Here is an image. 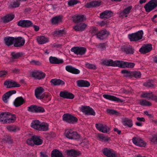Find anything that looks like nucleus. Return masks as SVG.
Segmentation results:
<instances>
[{
    "label": "nucleus",
    "mask_w": 157,
    "mask_h": 157,
    "mask_svg": "<svg viewBox=\"0 0 157 157\" xmlns=\"http://www.w3.org/2000/svg\"><path fill=\"white\" fill-rule=\"evenodd\" d=\"M30 126L34 129L39 131H46L48 130V124L45 122H41L38 120L32 121Z\"/></svg>",
    "instance_id": "nucleus-1"
},
{
    "label": "nucleus",
    "mask_w": 157,
    "mask_h": 157,
    "mask_svg": "<svg viewBox=\"0 0 157 157\" xmlns=\"http://www.w3.org/2000/svg\"><path fill=\"white\" fill-rule=\"evenodd\" d=\"M64 135L67 138L69 139L78 140L80 138V135L77 132L70 129L65 130Z\"/></svg>",
    "instance_id": "nucleus-2"
},
{
    "label": "nucleus",
    "mask_w": 157,
    "mask_h": 157,
    "mask_svg": "<svg viewBox=\"0 0 157 157\" xmlns=\"http://www.w3.org/2000/svg\"><path fill=\"white\" fill-rule=\"evenodd\" d=\"M144 34L143 31L140 30L134 33L128 35V38L130 41L136 42L141 40Z\"/></svg>",
    "instance_id": "nucleus-3"
},
{
    "label": "nucleus",
    "mask_w": 157,
    "mask_h": 157,
    "mask_svg": "<svg viewBox=\"0 0 157 157\" xmlns=\"http://www.w3.org/2000/svg\"><path fill=\"white\" fill-rule=\"evenodd\" d=\"M62 119L63 121L70 124H74L78 121L76 117L69 113L64 114L62 116Z\"/></svg>",
    "instance_id": "nucleus-4"
},
{
    "label": "nucleus",
    "mask_w": 157,
    "mask_h": 157,
    "mask_svg": "<svg viewBox=\"0 0 157 157\" xmlns=\"http://www.w3.org/2000/svg\"><path fill=\"white\" fill-rule=\"evenodd\" d=\"M157 7V0H151L144 6L145 11L149 12Z\"/></svg>",
    "instance_id": "nucleus-5"
},
{
    "label": "nucleus",
    "mask_w": 157,
    "mask_h": 157,
    "mask_svg": "<svg viewBox=\"0 0 157 157\" xmlns=\"http://www.w3.org/2000/svg\"><path fill=\"white\" fill-rule=\"evenodd\" d=\"M103 154L107 157H117L116 152L110 148L105 147L102 150Z\"/></svg>",
    "instance_id": "nucleus-6"
},
{
    "label": "nucleus",
    "mask_w": 157,
    "mask_h": 157,
    "mask_svg": "<svg viewBox=\"0 0 157 157\" xmlns=\"http://www.w3.org/2000/svg\"><path fill=\"white\" fill-rule=\"evenodd\" d=\"M71 51L77 55L82 56L85 54L86 49L84 47L77 46L72 48Z\"/></svg>",
    "instance_id": "nucleus-7"
},
{
    "label": "nucleus",
    "mask_w": 157,
    "mask_h": 157,
    "mask_svg": "<svg viewBox=\"0 0 157 157\" xmlns=\"http://www.w3.org/2000/svg\"><path fill=\"white\" fill-rule=\"evenodd\" d=\"M44 92V89L41 87H39L36 88L35 90V95L36 98L41 99L45 96L44 94L43 93Z\"/></svg>",
    "instance_id": "nucleus-8"
},
{
    "label": "nucleus",
    "mask_w": 157,
    "mask_h": 157,
    "mask_svg": "<svg viewBox=\"0 0 157 157\" xmlns=\"http://www.w3.org/2000/svg\"><path fill=\"white\" fill-rule=\"evenodd\" d=\"M65 153L68 157H79L81 155V152L74 149L66 150Z\"/></svg>",
    "instance_id": "nucleus-9"
},
{
    "label": "nucleus",
    "mask_w": 157,
    "mask_h": 157,
    "mask_svg": "<svg viewBox=\"0 0 157 157\" xmlns=\"http://www.w3.org/2000/svg\"><path fill=\"white\" fill-rule=\"evenodd\" d=\"M152 48V45L151 44H144L140 49L139 52L142 54H145L150 52Z\"/></svg>",
    "instance_id": "nucleus-10"
},
{
    "label": "nucleus",
    "mask_w": 157,
    "mask_h": 157,
    "mask_svg": "<svg viewBox=\"0 0 157 157\" xmlns=\"http://www.w3.org/2000/svg\"><path fill=\"white\" fill-rule=\"evenodd\" d=\"M81 111L86 115L94 116L95 113L94 110L89 106H82Z\"/></svg>",
    "instance_id": "nucleus-11"
},
{
    "label": "nucleus",
    "mask_w": 157,
    "mask_h": 157,
    "mask_svg": "<svg viewBox=\"0 0 157 157\" xmlns=\"http://www.w3.org/2000/svg\"><path fill=\"white\" fill-rule=\"evenodd\" d=\"M132 140L135 144L140 147H145L146 145V143L139 137H134Z\"/></svg>",
    "instance_id": "nucleus-12"
},
{
    "label": "nucleus",
    "mask_w": 157,
    "mask_h": 157,
    "mask_svg": "<svg viewBox=\"0 0 157 157\" xmlns=\"http://www.w3.org/2000/svg\"><path fill=\"white\" fill-rule=\"evenodd\" d=\"M73 21L76 23L82 22L86 20L84 15L76 14L73 16L72 17Z\"/></svg>",
    "instance_id": "nucleus-13"
},
{
    "label": "nucleus",
    "mask_w": 157,
    "mask_h": 157,
    "mask_svg": "<svg viewBox=\"0 0 157 157\" xmlns=\"http://www.w3.org/2000/svg\"><path fill=\"white\" fill-rule=\"evenodd\" d=\"M25 39L21 37H18L15 38L14 46L16 47L22 46L25 43Z\"/></svg>",
    "instance_id": "nucleus-14"
},
{
    "label": "nucleus",
    "mask_w": 157,
    "mask_h": 157,
    "mask_svg": "<svg viewBox=\"0 0 157 157\" xmlns=\"http://www.w3.org/2000/svg\"><path fill=\"white\" fill-rule=\"evenodd\" d=\"M95 127L98 130L103 133H107L110 130L107 125L101 123L96 124Z\"/></svg>",
    "instance_id": "nucleus-15"
},
{
    "label": "nucleus",
    "mask_w": 157,
    "mask_h": 157,
    "mask_svg": "<svg viewBox=\"0 0 157 157\" xmlns=\"http://www.w3.org/2000/svg\"><path fill=\"white\" fill-rule=\"evenodd\" d=\"M4 84L7 86V88L19 87L21 86L19 84L12 80L5 81L4 82Z\"/></svg>",
    "instance_id": "nucleus-16"
},
{
    "label": "nucleus",
    "mask_w": 157,
    "mask_h": 157,
    "mask_svg": "<svg viewBox=\"0 0 157 157\" xmlns=\"http://www.w3.org/2000/svg\"><path fill=\"white\" fill-rule=\"evenodd\" d=\"M132 7V6H130L125 8L120 13L119 17L122 18L127 17L128 14L131 12Z\"/></svg>",
    "instance_id": "nucleus-17"
},
{
    "label": "nucleus",
    "mask_w": 157,
    "mask_h": 157,
    "mask_svg": "<svg viewBox=\"0 0 157 157\" xmlns=\"http://www.w3.org/2000/svg\"><path fill=\"white\" fill-rule=\"evenodd\" d=\"M19 26L22 27H28L31 26L33 24L31 21L27 20H20L17 23Z\"/></svg>",
    "instance_id": "nucleus-18"
},
{
    "label": "nucleus",
    "mask_w": 157,
    "mask_h": 157,
    "mask_svg": "<svg viewBox=\"0 0 157 157\" xmlns=\"http://www.w3.org/2000/svg\"><path fill=\"white\" fill-rule=\"evenodd\" d=\"M109 34V32L105 29L98 31L96 37L97 38L102 40L105 39Z\"/></svg>",
    "instance_id": "nucleus-19"
},
{
    "label": "nucleus",
    "mask_w": 157,
    "mask_h": 157,
    "mask_svg": "<svg viewBox=\"0 0 157 157\" xmlns=\"http://www.w3.org/2000/svg\"><path fill=\"white\" fill-rule=\"evenodd\" d=\"M121 50L122 52L127 54H132L135 51L134 48L132 46L130 45L124 46L121 48Z\"/></svg>",
    "instance_id": "nucleus-20"
},
{
    "label": "nucleus",
    "mask_w": 157,
    "mask_h": 157,
    "mask_svg": "<svg viewBox=\"0 0 157 157\" xmlns=\"http://www.w3.org/2000/svg\"><path fill=\"white\" fill-rule=\"evenodd\" d=\"M60 96L64 98L73 99L74 98V95L72 93L67 91H61L59 94Z\"/></svg>",
    "instance_id": "nucleus-21"
},
{
    "label": "nucleus",
    "mask_w": 157,
    "mask_h": 157,
    "mask_svg": "<svg viewBox=\"0 0 157 157\" xmlns=\"http://www.w3.org/2000/svg\"><path fill=\"white\" fill-rule=\"evenodd\" d=\"M25 102V100L22 97L17 98L14 101L13 104L16 107H18L23 104Z\"/></svg>",
    "instance_id": "nucleus-22"
},
{
    "label": "nucleus",
    "mask_w": 157,
    "mask_h": 157,
    "mask_svg": "<svg viewBox=\"0 0 157 157\" xmlns=\"http://www.w3.org/2000/svg\"><path fill=\"white\" fill-rule=\"evenodd\" d=\"M10 114L8 112L0 113V122L3 124H7V115Z\"/></svg>",
    "instance_id": "nucleus-23"
},
{
    "label": "nucleus",
    "mask_w": 157,
    "mask_h": 157,
    "mask_svg": "<svg viewBox=\"0 0 157 157\" xmlns=\"http://www.w3.org/2000/svg\"><path fill=\"white\" fill-rule=\"evenodd\" d=\"M62 17L60 15H57L53 17L51 20V22L52 25H58L62 22Z\"/></svg>",
    "instance_id": "nucleus-24"
},
{
    "label": "nucleus",
    "mask_w": 157,
    "mask_h": 157,
    "mask_svg": "<svg viewBox=\"0 0 157 157\" xmlns=\"http://www.w3.org/2000/svg\"><path fill=\"white\" fill-rule=\"evenodd\" d=\"M32 75L33 77L38 79L44 78L46 75L44 73L41 71L33 72Z\"/></svg>",
    "instance_id": "nucleus-25"
},
{
    "label": "nucleus",
    "mask_w": 157,
    "mask_h": 157,
    "mask_svg": "<svg viewBox=\"0 0 157 157\" xmlns=\"http://www.w3.org/2000/svg\"><path fill=\"white\" fill-rule=\"evenodd\" d=\"M66 70L68 72L75 74H78L80 73V71L70 65L66 66Z\"/></svg>",
    "instance_id": "nucleus-26"
},
{
    "label": "nucleus",
    "mask_w": 157,
    "mask_h": 157,
    "mask_svg": "<svg viewBox=\"0 0 157 157\" xmlns=\"http://www.w3.org/2000/svg\"><path fill=\"white\" fill-rule=\"evenodd\" d=\"M113 15V13L111 11L106 10L100 14V18H108L111 17Z\"/></svg>",
    "instance_id": "nucleus-27"
},
{
    "label": "nucleus",
    "mask_w": 157,
    "mask_h": 157,
    "mask_svg": "<svg viewBox=\"0 0 157 157\" xmlns=\"http://www.w3.org/2000/svg\"><path fill=\"white\" fill-rule=\"evenodd\" d=\"M50 63L54 64H60L63 63V60L61 59H59L55 57L50 56L49 58Z\"/></svg>",
    "instance_id": "nucleus-28"
},
{
    "label": "nucleus",
    "mask_w": 157,
    "mask_h": 157,
    "mask_svg": "<svg viewBox=\"0 0 157 157\" xmlns=\"http://www.w3.org/2000/svg\"><path fill=\"white\" fill-rule=\"evenodd\" d=\"M36 40L38 43L40 44H43L49 41V38L44 36H38L36 37Z\"/></svg>",
    "instance_id": "nucleus-29"
},
{
    "label": "nucleus",
    "mask_w": 157,
    "mask_h": 157,
    "mask_svg": "<svg viewBox=\"0 0 157 157\" xmlns=\"http://www.w3.org/2000/svg\"><path fill=\"white\" fill-rule=\"evenodd\" d=\"M16 92V91L15 90H10L6 92L2 96V99L3 101L7 103V99L12 94H15Z\"/></svg>",
    "instance_id": "nucleus-30"
},
{
    "label": "nucleus",
    "mask_w": 157,
    "mask_h": 157,
    "mask_svg": "<svg viewBox=\"0 0 157 157\" xmlns=\"http://www.w3.org/2000/svg\"><path fill=\"white\" fill-rule=\"evenodd\" d=\"M33 136V139L34 145L38 146L41 145L42 144L43 140L41 139L40 136L34 135Z\"/></svg>",
    "instance_id": "nucleus-31"
},
{
    "label": "nucleus",
    "mask_w": 157,
    "mask_h": 157,
    "mask_svg": "<svg viewBox=\"0 0 157 157\" xmlns=\"http://www.w3.org/2000/svg\"><path fill=\"white\" fill-rule=\"evenodd\" d=\"M77 86L79 87H88L90 85V82L86 80H79L76 82Z\"/></svg>",
    "instance_id": "nucleus-32"
},
{
    "label": "nucleus",
    "mask_w": 157,
    "mask_h": 157,
    "mask_svg": "<svg viewBox=\"0 0 157 157\" xmlns=\"http://www.w3.org/2000/svg\"><path fill=\"white\" fill-rule=\"evenodd\" d=\"M51 85L53 86L63 85L65 84L64 82L60 79L56 78L52 79L50 81Z\"/></svg>",
    "instance_id": "nucleus-33"
},
{
    "label": "nucleus",
    "mask_w": 157,
    "mask_h": 157,
    "mask_svg": "<svg viewBox=\"0 0 157 157\" xmlns=\"http://www.w3.org/2000/svg\"><path fill=\"white\" fill-rule=\"evenodd\" d=\"M14 39L15 38L13 37L7 36L4 38L5 44L8 46L11 45L14 42Z\"/></svg>",
    "instance_id": "nucleus-34"
},
{
    "label": "nucleus",
    "mask_w": 157,
    "mask_h": 157,
    "mask_svg": "<svg viewBox=\"0 0 157 157\" xmlns=\"http://www.w3.org/2000/svg\"><path fill=\"white\" fill-rule=\"evenodd\" d=\"M137 101V103L142 106H150L152 105L151 102L145 99H139Z\"/></svg>",
    "instance_id": "nucleus-35"
},
{
    "label": "nucleus",
    "mask_w": 157,
    "mask_h": 157,
    "mask_svg": "<svg viewBox=\"0 0 157 157\" xmlns=\"http://www.w3.org/2000/svg\"><path fill=\"white\" fill-rule=\"evenodd\" d=\"M51 157H64L61 151L59 150L54 149L51 152Z\"/></svg>",
    "instance_id": "nucleus-36"
},
{
    "label": "nucleus",
    "mask_w": 157,
    "mask_h": 157,
    "mask_svg": "<svg viewBox=\"0 0 157 157\" xmlns=\"http://www.w3.org/2000/svg\"><path fill=\"white\" fill-rule=\"evenodd\" d=\"M66 33V31L64 29L60 30L59 29H57L53 33V34L56 36L61 37L63 35H65Z\"/></svg>",
    "instance_id": "nucleus-37"
},
{
    "label": "nucleus",
    "mask_w": 157,
    "mask_h": 157,
    "mask_svg": "<svg viewBox=\"0 0 157 157\" xmlns=\"http://www.w3.org/2000/svg\"><path fill=\"white\" fill-rule=\"evenodd\" d=\"M7 124L13 123L15 121L16 117L15 114L10 113V114L7 115Z\"/></svg>",
    "instance_id": "nucleus-38"
},
{
    "label": "nucleus",
    "mask_w": 157,
    "mask_h": 157,
    "mask_svg": "<svg viewBox=\"0 0 157 157\" xmlns=\"http://www.w3.org/2000/svg\"><path fill=\"white\" fill-rule=\"evenodd\" d=\"M154 95L152 94V92H144L141 95L140 97L142 98H147L149 100L153 99Z\"/></svg>",
    "instance_id": "nucleus-39"
},
{
    "label": "nucleus",
    "mask_w": 157,
    "mask_h": 157,
    "mask_svg": "<svg viewBox=\"0 0 157 157\" xmlns=\"http://www.w3.org/2000/svg\"><path fill=\"white\" fill-rule=\"evenodd\" d=\"M103 97L111 101H120V99L114 96L111 95L109 94H103Z\"/></svg>",
    "instance_id": "nucleus-40"
},
{
    "label": "nucleus",
    "mask_w": 157,
    "mask_h": 157,
    "mask_svg": "<svg viewBox=\"0 0 157 157\" xmlns=\"http://www.w3.org/2000/svg\"><path fill=\"white\" fill-rule=\"evenodd\" d=\"M6 128L8 131L13 132H16L20 129L18 127L15 125H8Z\"/></svg>",
    "instance_id": "nucleus-41"
},
{
    "label": "nucleus",
    "mask_w": 157,
    "mask_h": 157,
    "mask_svg": "<svg viewBox=\"0 0 157 157\" xmlns=\"http://www.w3.org/2000/svg\"><path fill=\"white\" fill-rule=\"evenodd\" d=\"M122 123L124 125L128 127H131L133 125L132 121L127 118L124 119Z\"/></svg>",
    "instance_id": "nucleus-42"
},
{
    "label": "nucleus",
    "mask_w": 157,
    "mask_h": 157,
    "mask_svg": "<svg viewBox=\"0 0 157 157\" xmlns=\"http://www.w3.org/2000/svg\"><path fill=\"white\" fill-rule=\"evenodd\" d=\"M98 140L101 141L106 142L109 140V138L107 136H105L102 134H98Z\"/></svg>",
    "instance_id": "nucleus-43"
},
{
    "label": "nucleus",
    "mask_w": 157,
    "mask_h": 157,
    "mask_svg": "<svg viewBox=\"0 0 157 157\" xmlns=\"http://www.w3.org/2000/svg\"><path fill=\"white\" fill-rule=\"evenodd\" d=\"M98 30L95 27H91L90 28L89 32L92 36L96 35L97 36Z\"/></svg>",
    "instance_id": "nucleus-44"
},
{
    "label": "nucleus",
    "mask_w": 157,
    "mask_h": 157,
    "mask_svg": "<svg viewBox=\"0 0 157 157\" xmlns=\"http://www.w3.org/2000/svg\"><path fill=\"white\" fill-rule=\"evenodd\" d=\"M124 61H122L116 60L114 62L113 61V64L114 65H113V66H117L120 67L124 68Z\"/></svg>",
    "instance_id": "nucleus-45"
},
{
    "label": "nucleus",
    "mask_w": 157,
    "mask_h": 157,
    "mask_svg": "<svg viewBox=\"0 0 157 157\" xmlns=\"http://www.w3.org/2000/svg\"><path fill=\"white\" fill-rule=\"evenodd\" d=\"M13 15L8 14L4 17V21L5 22H8L12 20L14 18Z\"/></svg>",
    "instance_id": "nucleus-46"
},
{
    "label": "nucleus",
    "mask_w": 157,
    "mask_h": 157,
    "mask_svg": "<svg viewBox=\"0 0 157 157\" xmlns=\"http://www.w3.org/2000/svg\"><path fill=\"white\" fill-rule=\"evenodd\" d=\"M113 61L112 59L109 60H104L101 62L102 65H105L107 66H113Z\"/></svg>",
    "instance_id": "nucleus-47"
},
{
    "label": "nucleus",
    "mask_w": 157,
    "mask_h": 157,
    "mask_svg": "<svg viewBox=\"0 0 157 157\" xmlns=\"http://www.w3.org/2000/svg\"><path fill=\"white\" fill-rule=\"evenodd\" d=\"M132 78H140L141 77V74L140 71H132Z\"/></svg>",
    "instance_id": "nucleus-48"
},
{
    "label": "nucleus",
    "mask_w": 157,
    "mask_h": 157,
    "mask_svg": "<svg viewBox=\"0 0 157 157\" xmlns=\"http://www.w3.org/2000/svg\"><path fill=\"white\" fill-rule=\"evenodd\" d=\"M121 73L125 74L124 76L126 77L132 78V71H128L126 70H123L121 71Z\"/></svg>",
    "instance_id": "nucleus-49"
},
{
    "label": "nucleus",
    "mask_w": 157,
    "mask_h": 157,
    "mask_svg": "<svg viewBox=\"0 0 157 157\" xmlns=\"http://www.w3.org/2000/svg\"><path fill=\"white\" fill-rule=\"evenodd\" d=\"M124 68H133L135 65V64L133 63L124 62Z\"/></svg>",
    "instance_id": "nucleus-50"
},
{
    "label": "nucleus",
    "mask_w": 157,
    "mask_h": 157,
    "mask_svg": "<svg viewBox=\"0 0 157 157\" xmlns=\"http://www.w3.org/2000/svg\"><path fill=\"white\" fill-rule=\"evenodd\" d=\"M106 111L108 114L111 115H115L117 116L120 114L119 112L114 109H107Z\"/></svg>",
    "instance_id": "nucleus-51"
},
{
    "label": "nucleus",
    "mask_w": 157,
    "mask_h": 157,
    "mask_svg": "<svg viewBox=\"0 0 157 157\" xmlns=\"http://www.w3.org/2000/svg\"><path fill=\"white\" fill-rule=\"evenodd\" d=\"M36 105H32L27 107V110L32 113H35L36 109Z\"/></svg>",
    "instance_id": "nucleus-52"
},
{
    "label": "nucleus",
    "mask_w": 157,
    "mask_h": 157,
    "mask_svg": "<svg viewBox=\"0 0 157 157\" xmlns=\"http://www.w3.org/2000/svg\"><path fill=\"white\" fill-rule=\"evenodd\" d=\"M98 2L93 1L90 2V3L86 4L87 7L90 8L91 7H95L98 6Z\"/></svg>",
    "instance_id": "nucleus-53"
},
{
    "label": "nucleus",
    "mask_w": 157,
    "mask_h": 157,
    "mask_svg": "<svg viewBox=\"0 0 157 157\" xmlns=\"http://www.w3.org/2000/svg\"><path fill=\"white\" fill-rule=\"evenodd\" d=\"M86 67L89 69L95 70L96 69V65L89 63H87L85 64Z\"/></svg>",
    "instance_id": "nucleus-54"
},
{
    "label": "nucleus",
    "mask_w": 157,
    "mask_h": 157,
    "mask_svg": "<svg viewBox=\"0 0 157 157\" xmlns=\"http://www.w3.org/2000/svg\"><path fill=\"white\" fill-rule=\"evenodd\" d=\"M20 5V3L17 1L11 2L10 5V6L12 8H17Z\"/></svg>",
    "instance_id": "nucleus-55"
},
{
    "label": "nucleus",
    "mask_w": 157,
    "mask_h": 157,
    "mask_svg": "<svg viewBox=\"0 0 157 157\" xmlns=\"http://www.w3.org/2000/svg\"><path fill=\"white\" fill-rule=\"evenodd\" d=\"M152 82V81H148L144 82L143 84V85L148 88L152 87L153 86V84Z\"/></svg>",
    "instance_id": "nucleus-56"
},
{
    "label": "nucleus",
    "mask_w": 157,
    "mask_h": 157,
    "mask_svg": "<svg viewBox=\"0 0 157 157\" xmlns=\"http://www.w3.org/2000/svg\"><path fill=\"white\" fill-rule=\"evenodd\" d=\"M11 55L14 59H18L20 57H21L22 56V54L21 53L19 52L17 53L12 52L11 53Z\"/></svg>",
    "instance_id": "nucleus-57"
},
{
    "label": "nucleus",
    "mask_w": 157,
    "mask_h": 157,
    "mask_svg": "<svg viewBox=\"0 0 157 157\" xmlns=\"http://www.w3.org/2000/svg\"><path fill=\"white\" fill-rule=\"evenodd\" d=\"M33 136L29 139H28L26 140L27 144L29 145L32 146H33L34 145V142H33Z\"/></svg>",
    "instance_id": "nucleus-58"
},
{
    "label": "nucleus",
    "mask_w": 157,
    "mask_h": 157,
    "mask_svg": "<svg viewBox=\"0 0 157 157\" xmlns=\"http://www.w3.org/2000/svg\"><path fill=\"white\" fill-rule=\"evenodd\" d=\"M95 46L97 48L102 50L105 48L106 44L105 43H100L99 44H96Z\"/></svg>",
    "instance_id": "nucleus-59"
},
{
    "label": "nucleus",
    "mask_w": 157,
    "mask_h": 157,
    "mask_svg": "<svg viewBox=\"0 0 157 157\" xmlns=\"http://www.w3.org/2000/svg\"><path fill=\"white\" fill-rule=\"evenodd\" d=\"M45 111L44 108L42 107L36 105L35 113H43Z\"/></svg>",
    "instance_id": "nucleus-60"
},
{
    "label": "nucleus",
    "mask_w": 157,
    "mask_h": 157,
    "mask_svg": "<svg viewBox=\"0 0 157 157\" xmlns=\"http://www.w3.org/2000/svg\"><path fill=\"white\" fill-rule=\"evenodd\" d=\"M78 2L77 0H70L68 2V6H71L77 4Z\"/></svg>",
    "instance_id": "nucleus-61"
},
{
    "label": "nucleus",
    "mask_w": 157,
    "mask_h": 157,
    "mask_svg": "<svg viewBox=\"0 0 157 157\" xmlns=\"http://www.w3.org/2000/svg\"><path fill=\"white\" fill-rule=\"evenodd\" d=\"M150 140L155 144H157V136L154 135L150 138Z\"/></svg>",
    "instance_id": "nucleus-62"
},
{
    "label": "nucleus",
    "mask_w": 157,
    "mask_h": 157,
    "mask_svg": "<svg viewBox=\"0 0 157 157\" xmlns=\"http://www.w3.org/2000/svg\"><path fill=\"white\" fill-rule=\"evenodd\" d=\"M30 63L32 65H39L41 64V63L38 61H36L34 60H32L30 61Z\"/></svg>",
    "instance_id": "nucleus-63"
},
{
    "label": "nucleus",
    "mask_w": 157,
    "mask_h": 157,
    "mask_svg": "<svg viewBox=\"0 0 157 157\" xmlns=\"http://www.w3.org/2000/svg\"><path fill=\"white\" fill-rule=\"evenodd\" d=\"M79 26H80L81 31H83L86 28L87 25L86 24L83 23L79 24Z\"/></svg>",
    "instance_id": "nucleus-64"
}]
</instances>
